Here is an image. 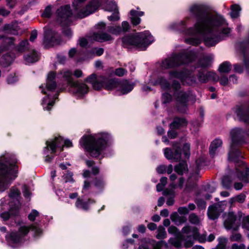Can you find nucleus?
<instances>
[{
	"label": "nucleus",
	"instance_id": "nucleus-1",
	"mask_svg": "<svg viewBox=\"0 0 249 249\" xmlns=\"http://www.w3.org/2000/svg\"><path fill=\"white\" fill-rule=\"evenodd\" d=\"M190 11L197 20L194 33L202 36L206 46L215 45L230 33V28L223 27L226 24L223 17L209 12L204 5L193 4L190 7Z\"/></svg>",
	"mask_w": 249,
	"mask_h": 249
},
{
	"label": "nucleus",
	"instance_id": "nucleus-2",
	"mask_svg": "<svg viewBox=\"0 0 249 249\" xmlns=\"http://www.w3.org/2000/svg\"><path fill=\"white\" fill-rule=\"evenodd\" d=\"M110 136L106 133L84 135L80 139V146L93 158L98 157L107 146Z\"/></svg>",
	"mask_w": 249,
	"mask_h": 249
},
{
	"label": "nucleus",
	"instance_id": "nucleus-3",
	"mask_svg": "<svg viewBox=\"0 0 249 249\" xmlns=\"http://www.w3.org/2000/svg\"><path fill=\"white\" fill-rule=\"evenodd\" d=\"M17 160L9 155L0 157V192L7 190L17 177Z\"/></svg>",
	"mask_w": 249,
	"mask_h": 249
},
{
	"label": "nucleus",
	"instance_id": "nucleus-4",
	"mask_svg": "<svg viewBox=\"0 0 249 249\" xmlns=\"http://www.w3.org/2000/svg\"><path fill=\"white\" fill-rule=\"evenodd\" d=\"M154 41L153 37L148 31L138 33L135 35L123 38L124 45H134L141 50H145Z\"/></svg>",
	"mask_w": 249,
	"mask_h": 249
},
{
	"label": "nucleus",
	"instance_id": "nucleus-5",
	"mask_svg": "<svg viewBox=\"0 0 249 249\" xmlns=\"http://www.w3.org/2000/svg\"><path fill=\"white\" fill-rule=\"evenodd\" d=\"M85 81L91 84L95 90H100L103 88L111 90L118 88L120 85V83L114 79H108L103 76H97L94 73L87 77Z\"/></svg>",
	"mask_w": 249,
	"mask_h": 249
},
{
	"label": "nucleus",
	"instance_id": "nucleus-6",
	"mask_svg": "<svg viewBox=\"0 0 249 249\" xmlns=\"http://www.w3.org/2000/svg\"><path fill=\"white\" fill-rule=\"evenodd\" d=\"M195 57V54L192 52H186L178 55L173 54L163 61L161 66L164 69L172 68L191 62L194 59Z\"/></svg>",
	"mask_w": 249,
	"mask_h": 249
},
{
	"label": "nucleus",
	"instance_id": "nucleus-7",
	"mask_svg": "<svg viewBox=\"0 0 249 249\" xmlns=\"http://www.w3.org/2000/svg\"><path fill=\"white\" fill-rule=\"evenodd\" d=\"M55 77V74L54 72L51 71L48 73L46 85L47 91L44 89L42 90V92L44 94H47V96L43 98L42 102L44 109L47 110H50L54 104L53 101L51 100L50 94L48 92L53 91L56 88V84L54 81Z\"/></svg>",
	"mask_w": 249,
	"mask_h": 249
},
{
	"label": "nucleus",
	"instance_id": "nucleus-8",
	"mask_svg": "<svg viewBox=\"0 0 249 249\" xmlns=\"http://www.w3.org/2000/svg\"><path fill=\"white\" fill-rule=\"evenodd\" d=\"M243 215L241 212H238L237 214L230 211L224 214L223 225L225 228L228 231H237L240 225L241 219Z\"/></svg>",
	"mask_w": 249,
	"mask_h": 249
},
{
	"label": "nucleus",
	"instance_id": "nucleus-9",
	"mask_svg": "<svg viewBox=\"0 0 249 249\" xmlns=\"http://www.w3.org/2000/svg\"><path fill=\"white\" fill-rule=\"evenodd\" d=\"M30 230L34 231L36 234L41 232L40 230L33 225L21 226L18 232H12L6 235V238L10 244H17L20 242L22 238L29 232Z\"/></svg>",
	"mask_w": 249,
	"mask_h": 249
},
{
	"label": "nucleus",
	"instance_id": "nucleus-10",
	"mask_svg": "<svg viewBox=\"0 0 249 249\" xmlns=\"http://www.w3.org/2000/svg\"><path fill=\"white\" fill-rule=\"evenodd\" d=\"M46 147L44 151L45 155L48 154V147H49L52 153H54L56 149H59L60 151L63 150L64 146L70 147L72 146V142L69 140H64L61 137H56L54 140L49 142H46Z\"/></svg>",
	"mask_w": 249,
	"mask_h": 249
},
{
	"label": "nucleus",
	"instance_id": "nucleus-11",
	"mask_svg": "<svg viewBox=\"0 0 249 249\" xmlns=\"http://www.w3.org/2000/svg\"><path fill=\"white\" fill-rule=\"evenodd\" d=\"M192 96L190 91L185 92L184 91H176L174 93V97L177 102V106L178 110L183 112L186 111L187 102Z\"/></svg>",
	"mask_w": 249,
	"mask_h": 249
},
{
	"label": "nucleus",
	"instance_id": "nucleus-12",
	"mask_svg": "<svg viewBox=\"0 0 249 249\" xmlns=\"http://www.w3.org/2000/svg\"><path fill=\"white\" fill-rule=\"evenodd\" d=\"M6 200L3 198L0 200V206L1 210L0 212V217L4 221L7 220L10 215L16 214L17 210L15 206L13 205L12 202H10L8 205L6 204Z\"/></svg>",
	"mask_w": 249,
	"mask_h": 249
},
{
	"label": "nucleus",
	"instance_id": "nucleus-13",
	"mask_svg": "<svg viewBox=\"0 0 249 249\" xmlns=\"http://www.w3.org/2000/svg\"><path fill=\"white\" fill-rule=\"evenodd\" d=\"M170 79L176 78L180 79L183 84L192 85L196 83V78L190 73L172 71L169 73Z\"/></svg>",
	"mask_w": 249,
	"mask_h": 249
},
{
	"label": "nucleus",
	"instance_id": "nucleus-14",
	"mask_svg": "<svg viewBox=\"0 0 249 249\" xmlns=\"http://www.w3.org/2000/svg\"><path fill=\"white\" fill-rule=\"evenodd\" d=\"M71 15L70 6H62L57 11V20L61 24L67 25L71 22Z\"/></svg>",
	"mask_w": 249,
	"mask_h": 249
},
{
	"label": "nucleus",
	"instance_id": "nucleus-15",
	"mask_svg": "<svg viewBox=\"0 0 249 249\" xmlns=\"http://www.w3.org/2000/svg\"><path fill=\"white\" fill-rule=\"evenodd\" d=\"M59 43V37L56 33L52 30H45L43 43L46 47L53 46L58 44Z\"/></svg>",
	"mask_w": 249,
	"mask_h": 249
},
{
	"label": "nucleus",
	"instance_id": "nucleus-16",
	"mask_svg": "<svg viewBox=\"0 0 249 249\" xmlns=\"http://www.w3.org/2000/svg\"><path fill=\"white\" fill-rule=\"evenodd\" d=\"M236 171L237 176L240 180L246 183L249 181V170L242 161L237 162V164L236 165Z\"/></svg>",
	"mask_w": 249,
	"mask_h": 249
},
{
	"label": "nucleus",
	"instance_id": "nucleus-17",
	"mask_svg": "<svg viewBox=\"0 0 249 249\" xmlns=\"http://www.w3.org/2000/svg\"><path fill=\"white\" fill-rule=\"evenodd\" d=\"M230 136L231 139V144L241 143L243 141L244 132L242 129L235 128L231 130Z\"/></svg>",
	"mask_w": 249,
	"mask_h": 249
},
{
	"label": "nucleus",
	"instance_id": "nucleus-18",
	"mask_svg": "<svg viewBox=\"0 0 249 249\" xmlns=\"http://www.w3.org/2000/svg\"><path fill=\"white\" fill-rule=\"evenodd\" d=\"M221 206L218 204H215L209 206L207 211L208 217L211 220H215L218 218L220 213L223 211Z\"/></svg>",
	"mask_w": 249,
	"mask_h": 249
},
{
	"label": "nucleus",
	"instance_id": "nucleus-19",
	"mask_svg": "<svg viewBox=\"0 0 249 249\" xmlns=\"http://www.w3.org/2000/svg\"><path fill=\"white\" fill-rule=\"evenodd\" d=\"M71 87L73 89L74 92L79 95H83L89 91L88 86L85 83H80L78 81H75L74 83H72Z\"/></svg>",
	"mask_w": 249,
	"mask_h": 249
},
{
	"label": "nucleus",
	"instance_id": "nucleus-20",
	"mask_svg": "<svg viewBox=\"0 0 249 249\" xmlns=\"http://www.w3.org/2000/svg\"><path fill=\"white\" fill-rule=\"evenodd\" d=\"M20 195V191L17 188L12 187L11 188L9 193V196L11 199L13 200V202H11L13 205L15 206L16 209H19L20 206L19 201L18 200Z\"/></svg>",
	"mask_w": 249,
	"mask_h": 249
},
{
	"label": "nucleus",
	"instance_id": "nucleus-21",
	"mask_svg": "<svg viewBox=\"0 0 249 249\" xmlns=\"http://www.w3.org/2000/svg\"><path fill=\"white\" fill-rule=\"evenodd\" d=\"M182 232L183 233L186 234L187 237L190 239H198L199 235L198 230L195 227L186 226L182 228Z\"/></svg>",
	"mask_w": 249,
	"mask_h": 249
},
{
	"label": "nucleus",
	"instance_id": "nucleus-22",
	"mask_svg": "<svg viewBox=\"0 0 249 249\" xmlns=\"http://www.w3.org/2000/svg\"><path fill=\"white\" fill-rule=\"evenodd\" d=\"M164 155L168 160H173L175 161L179 160L181 159V153L179 150L176 149L174 153L168 148L164 150Z\"/></svg>",
	"mask_w": 249,
	"mask_h": 249
},
{
	"label": "nucleus",
	"instance_id": "nucleus-23",
	"mask_svg": "<svg viewBox=\"0 0 249 249\" xmlns=\"http://www.w3.org/2000/svg\"><path fill=\"white\" fill-rule=\"evenodd\" d=\"M72 72L69 70L64 69L60 71L58 74L57 77L63 78L67 82L68 84L71 87L72 83H74L72 77Z\"/></svg>",
	"mask_w": 249,
	"mask_h": 249
},
{
	"label": "nucleus",
	"instance_id": "nucleus-24",
	"mask_svg": "<svg viewBox=\"0 0 249 249\" xmlns=\"http://www.w3.org/2000/svg\"><path fill=\"white\" fill-rule=\"evenodd\" d=\"M90 37L91 38V40L101 42L112 39L111 36L106 33H94Z\"/></svg>",
	"mask_w": 249,
	"mask_h": 249
},
{
	"label": "nucleus",
	"instance_id": "nucleus-25",
	"mask_svg": "<svg viewBox=\"0 0 249 249\" xmlns=\"http://www.w3.org/2000/svg\"><path fill=\"white\" fill-rule=\"evenodd\" d=\"M143 14V12L131 10L130 12V18L132 24L133 25L139 24L141 21L140 17L142 16Z\"/></svg>",
	"mask_w": 249,
	"mask_h": 249
},
{
	"label": "nucleus",
	"instance_id": "nucleus-26",
	"mask_svg": "<svg viewBox=\"0 0 249 249\" xmlns=\"http://www.w3.org/2000/svg\"><path fill=\"white\" fill-rule=\"evenodd\" d=\"M238 118L243 122L249 123V108H239L236 111Z\"/></svg>",
	"mask_w": 249,
	"mask_h": 249
},
{
	"label": "nucleus",
	"instance_id": "nucleus-27",
	"mask_svg": "<svg viewBox=\"0 0 249 249\" xmlns=\"http://www.w3.org/2000/svg\"><path fill=\"white\" fill-rule=\"evenodd\" d=\"M206 78H202V75L201 74L199 75L198 76V79L199 82L201 83H206L209 80L217 81L219 80V77L217 76V75L213 72H206Z\"/></svg>",
	"mask_w": 249,
	"mask_h": 249
},
{
	"label": "nucleus",
	"instance_id": "nucleus-28",
	"mask_svg": "<svg viewBox=\"0 0 249 249\" xmlns=\"http://www.w3.org/2000/svg\"><path fill=\"white\" fill-rule=\"evenodd\" d=\"M96 9V6L92 3H90L87 5L85 10H83L79 13L78 16L80 18H84L93 13Z\"/></svg>",
	"mask_w": 249,
	"mask_h": 249
},
{
	"label": "nucleus",
	"instance_id": "nucleus-29",
	"mask_svg": "<svg viewBox=\"0 0 249 249\" xmlns=\"http://www.w3.org/2000/svg\"><path fill=\"white\" fill-rule=\"evenodd\" d=\"M118 87L120 88L119 90L120 91L121 93L123 94H125L132 90L133 89V85L129 84L127 81H125L123 83H120V85Z\"/></svg>",
	"mask_w": 249,
	"mask_h": 249
},
{
	"label": "nucleus",
	"instance_id": "nucleus-30",
	"mask_svg": "<svg viewBox=\"0 0 249 249\" xmlns=\"http://www.w3.org/2000/svg\"><path fill=\"white\" fill-rule=\"evenodd\" d=\"M222 143V142L220 139H215L212 142L210 147V154L211 156H214L218 148L221 146Z\"/></svg>",
	"mask_w": 249,
	"mask_h": 249
},
{
	"label": "nucleus",
	"instance_id": "nucleus-31",
	"mask_svg": "<svg viewBox=\"0 0 249 249\" xmlns=\"http://www.w3.org/2000/svg\"><path fill=\"white\" fill-rule=\"evenodd\" d=\"M186 124L187 123L184 119L176 118L174 119L173 122L171 124L170 127L172 129H176L185 126Z\"/></svg>",
	"mask_w": 249,
	"mask_h": 249
},
{
	"label": "nucleus",
	"instance_id": "nucleus-32",
	"mask_svg": "<svg viewBox=\"0 0 249 249\" xmlns=\"http://www.w3.org/2000/svg\"><path fill=\"white\" fill-rule=\"evenodd\" d=\"M175 171L179 175H182L187 170V165L185 161L180 162L175 167Z\"/></svg>",
	"mask_w": 249,
	"mask_h": 249
},
{
	"label": "nucleus",
	"instance_id": "nucleus-33",
	"mask_svg": "<svg viewBox=\"0 0 249 249\" xmlns=\"http://www.w3.org/2000/svg\"><path fill=\"white\" fill-rule=\"evenodd\" d=\"M39 55L35 51H33L30 54L25 56V60L28 63H34L38 61Z\"/></svg>",
	"mask_w": 249,
	"mask_h": 249
},
{
	"label": "nucleus",
	"instance_id": "nucleus-34",
	"mask_svg": "<svg viewBox=\"0 0 249 249\" xmlns=\"http://www.w3.org/2000/svg\"><path fill=\"white\" fill-rule=\"evenodd\" d=\"M154 85H160L161 88L164 89H168L170 88L169 82L166 79L161 77L158 78Z\"/></svg>",
	"mask_w": 249,
	"mask_h": 249
},
{
	"label": "nucleus",
	"instance_id": "nucleus-35",
	"mask_svg": "<svg viewBox=\"0 0 249 249\" xmlns=\"http://www.w3.org/2000/svg\"><path fill=\"white\" fill-rule=\"evenodd\" d=\"M231 69L230 64L228 62H225L221 64L218 69L220 72L228 73Z\"/></svg>",
	"mask_w": 249,
	"mask_h": 249
},
{
	"label": "nucleus",
	"instance_id": "nucleus-36",
	"mask_svg": "<svg viewBox=\"0 0 249 249\" xmlns=\"http://www.w3.org/2000/svg\"><path fill=\"white\" fill-rule=\"evenodd\" d=\"M231 16L232 18H236L239 16L241 8L238 5L234 4L231 6Z\"/></svg>",
	"mask_w": 249,
	"mask_h": 249
},
{
	"label": "nucleus",
	"instance_id": "nucleus-37",
	"mask_svg": "<svg viewBox=\"0 0 249 249\" xmlns=\"http://www.w3.org/2000/svg\"><path fill=\"white\" fill-rule=\"evenodd\" d=\"M29 48V43L27 40L21 41L17 46V50L20 52L25 51Z\"/></svg>",
	"mask_w": 249,
	"mask_h": 249
},
{
	"label": "nucleus",
	"instance_id": "nucleus-38",
	"mask_svg": "<svg viewBox=\"0 0 249 249\" xmlns=\"http://www.w3.org/2000/svg\"><path fill=\"white\" fill-rule=\"evenodd\" d=\"M246 198V196L244 194H240L235 197H232L230 200V202L232 204L234 202L237 201L239 203H243Z\"/></svg>",
	"mask_w": 249,
	"mask_h": 249
},
{
	"label": "nucleus",
	"instance_id": "nucleus-39",
	"mask_svg": "<svg viewBox=\"0 0 249 249\" xmlns=\"http://www.w3.org/2000/svg\"><path fill=\"white\" fill-rule=\"evenodd\" d=\"M218 241V244L216 246L217 249H224L228 243V239L225 237H219Z\"/></svg>",
	"mask_w": 249,
	"mask_h": 249
},
{
	"label": "nucleus",
	"instance_id": "nucleus-40",
	"mask_svg": "<svg viewBox=\"0 0 249 249\" xmlns=\"http://www.w3.org/2000/svg\"><path fill=\"white\" fill-rule=\"evenodd\" d=\"M157 234L156 237L158 239H162L166 238V232L165 229L162 227H160L157 230Z\"/></svg>",
	"mask_w": 249,
	"mask_h": 249
},
{
	"label": "nucleus",
	"instance_id": "nucleus-41",
	"mask_svg": "<svg viewBox=\"0 0 249 249\" xmlns=\"http://www.w3.org/2000/svg\"><path fill=\"white\" fill-rule=\"evenodd\" d=\"M230 239L231 241L241 242L242 236L240 233H234L230 236Z\"/></svg>",
	"mask_w": 249,
	"mask_h": 249
},
{
	"label": "nucleus",
	"instance_id": "nucleus-42",
	"mask_svg": "<svg viewBox=\"0 0 249 249\" xmlns=\"http://www.w3.org/2000/svg\"><path fill=\"white\" fill-rule=\"evenodd\" d=\"M76 206L78 208L87 210L88 209V204L87 202H83L80 199H78L76 202Z\"/></svg>",
	"mask_w": 249,
	"mask_h": 249
},
{
	"label": "nucleus",
	"instance_id": "nucleus-43",
	"mask_svg": "<svg viewBox=\"0 0 249 249\" xmlns=\"http://www.w3.org/2000/svg\"><path fill=\"white\" fill-rule=\"evenodd\" d=\"M189 221L193 224H197L199 223V219L197 215L194 213H192L189 216Z\"/></svg>",
	"mask_w": 249,
	"mask_h": 249
},
{
	"label": "nucleus",
	"instance_id": "nucleus-44",
	"mask_svg": "<svg viewBox=\"0 0 249 249\" xmlns=\"http://www.w3.org/2000/svg\"><path fill=\"white\" fill-rule=\"evenodd\" d=\"M190 145L188 143H185L183 146V152L184 155L186 158H188L190 156Z\"/></svg>",
	"mask_w": 249,
	"mask_h": 249
},
{
	"label": "nucleus",
	"instance_id": "nucleus-45",
	"mask_svg": "<svg viewBox=\"0 0 249 249\" xmlns=\"http://www.w3.org/2000/svg\"><path fill=\"white\" fill-rule=\"evenodd\" d=\"M52 15V9L50 6H47L44 10L42 16L44 18H49Z\"/></svg>",
	"mask_w": 249,
	"mask_h": 249
},
{
	"label": "nucleus",
	"instance_id": "nucleus-46",
	"mask_svg": "<svg viewBox=\"0 0 249 249\" xmlns=\"http://www.w3.org/2000/svg\"><path fill=\"white\" fill-rule=\"evenodd\" d=\"M107 10L110 11H118L116 4L114 2H110L107 4Z\"/></svg>",
	"mask_w": 249,
	"mask_h": 249
},
{
	"label": "nucleus",
	"instance_id": "nucleus-47",
	"mask_svg": "<svg viewBox=\"0 0 249 249\" xmlns=\"http://www.w3.org/2000/svg\"><path fill=\"white\" fill-rule=\"evenodd\" d=\"M39 214L38 212L35 210H33L31 213L28 215V218L30 221H34Z\"/></svg>",
	"mask_w": 249,
	"mask_h": 249
},
{
	"label": "nucleus",
	"instance_id": "nucleus-48",
	"mask_svg": "<svg viewBox=\"0 0 249 249\" xmlns=\"http://www.w3.org/2000/svg\"><path fill=\"white\" fill-rule=\"evenodd\" d=\"M127 71L123 68H118L115 71V74L118 76H122L126 73Z\"/></svg>",
	"mask_w": 249,
	"mask_h": 249
},
{
	"label": "nucleus",
	"instance_id": "nucleus-49",
	"mask_svg": "<svg viewBox=\"0 0 249 249\" xmlns=\"http://www.w3.org/2000/svg\"><path fill=\"white\" fill-rule=\"evenodd\" d=\"M230 179L228 177H224L222 178V185L226 188H228L231 186V182L229 181Z\"/></svg>",
	"mask_w": 249,
	"mask_h": 249
},
{
	"label": "nucleus",
	"instance_id": "nucleus-50",
	"mask_svg": "<svg viewBox=\"0 0 249 249\" xmlns=\"http://www.w3.org/2000/svg\"><path fill=\"white\" fill-rule=\"evenodd\" d=\"M171 96L168 93H164L162 95V100L164 104L169 103L171 100Z\"/></svg>",
	"mask_w": 249,
	"mask_h": 249
},
{
	"label": "nucleus",
	"instance_id": "nucleus-51",
	"mask_svg": "<svg viewBox=\"0 0 249 249\" xmlns=\"http://www.w3.org/2000/svg\"><path fill=\"white\" fill-rule=\"evenodd\" d=\"M169 243L172 244L175 247H177V248L180 247L181 246V243H180V241H179L177 239H174V238L170 239V240H169Z\"/></svg>",
	"mask_w": 249,
	"mask_h": 249
},
{
	"label": "nucleus",
	"instance_id": "nucleus-52",
	"mask_svg": "<svg viewBox=\"0 0 249 249\" xmlns=\"http://www.w3.org/2000/svg\"><path fill=\"white\" fill-rule=\"evenodd\" d=\"M120 18L119 15H118V12L116 11L112 15L109 16L108 17V19L111 21H115L119 20Z\"/></svg>",
	"mask_w": 249,
	"mask_h": 249
},
{
	"label": "nucleus",
	"instance_id": "nucleus-53",
	"mask_svg": "<svg viewBox=\"0 0 249 249\" xmlns=\"http://www.w3.org/2000/svg\"><path fill=\"white\" fill-rule=\"evenodd\" d=\"M231 249H246V247L244 244L238 245L234 243L231 245Z\"/></svg>",
	"mask_w": 249,
	"mask_h": 249
},
{
	"label": "nucleus",
	"instance_id": "nucleus-54",
	"mask_svg": "<svg viewBox=\"0 0 249 249\" xmlns=\"http://www.w3.org/2000/svg\"><path fill=\"white\" fill-rule=\"evenodd\" d=\"M85 1V0H74L73 2V6L76 9H78Z\"/></svg>",
	"mask_w": 249,
	"mask_h": 249
},
{
	"label": "nucleus",
	"instance_id": "nucleus-55",
	"mask_svg": "<svg viewBox=\"0 0 249 249\" xmlns=\"http://www.w3.org/2000/svg\"><path fill=\"white\" fill-rule=\"evenodd\" d=\"M167 166L164 165H161L157 168V171L159 174H164L166 172Z\"/></svg>",
	"mask_w": 249,
	"mask_h": 249
},
{
	"label": "nucleus",
	"instance_id": "nucleus-56",
	"mask_svg": "<svg viewBox=\"0 0 249 249\" xmlns=\"http://www.w3.org/2000/svg\"><path fill=\"white\" fill-rule=\"evenodd\" d=\"M243 227L249 231V215L244 218Z\"/></svg>",
	"mask_w": 249,
	"mask_h": 249
},
{
	"label": "nucleus",
	"instance_id": "nucleus-57",
	"mask_svg": "<svg viewBox=\"0 0 249 249\" xmlns=\"http://www.w3.org/2000/svg\"><path fill=\"white\" fill-rule=\"evenodd\" d=\"M239 154V152L238 150H236L235 153L233 151H231L229 153V160L235 162L236 160L234 158V155L238 156Z\"/></svg>",
	"mask_w": 249,
	"mask_h": 249
},
{
	"label": "nucleus",
	"instance_id": "nucleus-58",
	"mask_svg": "<svg viewBox=\"0 0 249 249\" xmlns=\"http://www.w3.org/2000/svg\"><path fill=\"white\" fill-rule=\"evenodd\" d=\"M110 32L114 34H119L122 32V29L120 27H111L109 29Z\"/></svg>",
	"mask_w": 249,
	"mask_h": 249
},
{
	"label": "nucleus",
	"instance_id": "nucleus-59",
	"mask_svg": "<svg viewBox=\"0 0 249 249\" xmlns=\"http://www.w3.org/2000/svg\"><path fill=\"white\" fill-rule=\"evenodd\" d=\"M72 174L71 172L68 173L65 175L64 176V179L65 180V182L68 181H73L72 178Z\"/></svg>",
	"mask_w": 249,
	"mask_h": 249
},
{
	"label": "nucleus",
	"instance_id": "nucleus-60",
	"mask_svg": "<svg viewBox=\"0 0 249 249\" xmlns=\"http://www.w3.org/2000/svg\"><path fill=\"white\" fill-rule=\"evenodd\" d=\"M93 53L94 54L97 56L101 55L104 53V49L103 48H95L93 49Z\"/></svg>",
	"mask_w": 249,
	"mask_h": 249
},
{
	"label": "nucleus",
	"instance_id": "nucleus-61",
	"mask_svg": "<svg viewBox=\"0 0 249 249\" xmlns=\"http://www.w3.org/2000/svg\"><path fill=\"white\" fill-rule=\"evenodd\" d=\"M218 80H219L220 84L222 86L227 85L229 82L228 78L226 76L221 77Z\"/></svg>",
	"mask_w": 249,
	"mask_h": 249
},
{
	"label": "nucleus",
	"instance_id": "nucleus-62",
	"mask_svg": "<svg viewBox=\"0 0 249 249\" xmlns=\"http://www.w3.org/2000/svg\"><path fill=\"white\" fill-rule=\"evenodd\" d=\"M72 73L76 78H80L83 76V73L82 71L79 69L75 70Z\"/></svg>",
	"mask_w": 249,
	"mask_h": 249
},
{
	"label": "nucleus",
	"instance_id": "nucleus-63",
	"mask_svg": "<svg viewBox=\"0 0 249 249\" xmlns=\"http://www.w3.org/2000/svg\"><path fill=\"white\" fill-rule=\"evenodd\" d=\"M94 185L97 188H102L104 185V182L102 179H96L94 182Z\"/></svg>",
	"mask_w": 249,
	"mask_h": 249
},
{
	"label": "nucleus",
	"instance_id": "nucleus-64",
	"mask_svg": "<svg viewBox=\"0 0 249 249\" xmlns=\"http://www.w3.org/2000/svg\"><path fill=\"white\" fill-rule=\"evenodd\" d=\"M122 31L123 30V31L125 32L127 31L129 29L130 25L128 22L123 21L122 24Z\"/></svg>",
	"mask_w": 249,
	"mask_h": 249
}]
</instances>
